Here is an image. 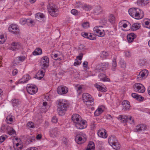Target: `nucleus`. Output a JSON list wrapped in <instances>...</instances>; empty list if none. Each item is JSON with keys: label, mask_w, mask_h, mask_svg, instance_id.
Instances as JSON below:
<instances>
[{"label": "nucleus", "mask_w": 150, "mask_h": 150, "mask_svg": "<svg viewBox=\"0 0 150 150\" xmlns=\"http://www.w3.org/2000/svg\"><path fill=\"white\" fill-rule=\"evenodd\" d=\"M83 54L82 53H81L79 54V56H77L76 58L80 60H81L82 59Z\"/></svg>", "instance_id": "63"}, {"label": "nucleus", "mask_w": 150, "mask_h": 150, "mask_svg": "<svg viewBox=\"0 0 150 150\" xmlns=\"http://www.w3.org/2000/svg\"><path fill=\"white\" fill-rule=\"evenodd\" d=\"M83 54L82 53H81L79 54V56H77L76 58L80 60H81L82 59Z\"/></svg>", "instance_id": "62"}, {"label": "nucleus", "mask_w": 150, "mask_h": 150, "mask_svg": "<svg viewBox=\"0 0 150 150\" xmlns=\"http://www.w3.org/2000/svg\"><path fill=\"white\" fill-rule=\"evenodd\" d=\"M26 89L28 92L31 95L35 94L38 90L37 87L35 85L32 84H28Z\"/></svg>", "instance_id": "8"}, {"label": "nucleus", "mask_w": 150, "mask_h": 150, "mask_svg": "<svg viewBox=\"0 0 150 150\" xmlns=\"http://www.w3.org/2000/svg\"><path fill=\"white\" fill-rule=\"evenodd\" d=\"M108 141L109 144L111 146L116 143V142H117V141L115 136L111 135L109 136L108 138Z\"/></svg>", "instance_id": "22"}, {"label": "nucleus", "mask_w": 150, "mask_h": 150, "mask_svg": "<svg viewBox=\"0 0 150 150\" xmlns=\"http://www.w3.org/2000/svg\"><path fill=\"white\" fill-rule=\"evenodd\" d=\"M112 147L114 149L116 150H119L120 148V146L119 143L117 142L116 143L113 144L112 145H111Z\"/></svg>", "instance_id": "40"}, {"label": "nucleus", "mask_w": 150, "mask_h": 150, "mask_svg": "<svg viewBox=\"0 0 150 150\" xmlns=\"http://www.w3.org/2000/svg\"><path fill=\"white\" fill-rule=\"evenodd\" d=\"M68 91V88L64 86H60L57 88V92L60 95L66 94Z\"/></svg>", "instance_id": "13"}, {"label": "nucleus", "mask_w": 150, "mask_h": 150, "mask_svg": "<svg viewBox=\"0 0 150 150\" xmlns=\"http://www.w3.org/2000/svg\"><path fill=\"white\" fill-rule=\"evenodd\" d=\"M89 24L88 22H86L82 24V26L84 28H86L89 27Z\"/></svg>", "instance_id": "54"}, {"label": "nucleus", "mask_w": 150, "mask_h": 150, "mask_svg": "<svg viewBox=\"0 0 150 150\" xmlns=\"http://www.w3.org/2000/svg\"><path fill=\"white\" fill-rule=\"evenodd\" d=\"M21 47V44L18 42H15L11 43L10 49L13 51H15L19 49Z\"/></svg>", "instance_id": "16"}, {"label": "nucleus", "mask_w": 150, "mask_h": 150, "mask_svg": "<svg viewBox=\"0 0 150 150\" xmlns=\"http://www.w3.org/2000/svg\"><path fill=\"white\" fill-rule=\"evenodd\" d=\"M74 125L77 129H83L86 128L87 126L86 121L82 119Z\"/></svg>", "instance_id": "9"}, {"label": "nucleus", "mask_w": 150, "mask_h": 150, "mask_svg": "<svg viewBox=\"0 0 150 150\" xmlns=\"http://www.w3.org/2000/svg\"><path fill=\"white\" fill-rule=\"evenodd\" d=\"M71 119L74 125L82 119L80 115L78 114H75L72 115Z\"/></svg>", "instance_id": "19"}, {"label": "nucleus", "mask_w": 150, "mask_h": 150, "mask_svg": "<svg viewBox=\"0 0 150 150\" xmlns=\"http://www.w3.org/2000/svg\"><path fill=\"white\" fill-rule=\"evenodd\" d=\"M49 132L50 137L53 138L56 137L59 133L58 129L56 127L51 129Z\"/></svg>", "instance_id": "17"}, {"label": "nucleus", "mask_w": 150, "mask_h": 150, "mask_svg": "<svg viewBox=\"0 0 150 150\" xmlns=\"http://www.w3.org/2000/svg\"><path fill=\"white\" fill-rule=\"evenodd\" d=\"M42 54V49L40 48H36L33 52V54L34 55H40Z\"/></svg>", "instance_id": "35"}, {"label": "nucleus", "mask_w": 150, "mask_h": 150, "mask_svg": "<svg viewBox=\"0 0 150 150\" xmlns=\"http://www.w3.org/2000/svg\"><path fill=\"white\" fill-rule=\"evenodd\" d=\"M8 134L10 135L15 134L16 132L13 129L9 126V130H7Z\"/></svg>", "instance_id": "41"}, {"label": "nucleus", "mask_w": 150, "mask_h": 150, "mask_svg": "<svg viewBox=\"0 0 150 150\" xmlns=\"http://www.w3.org/2000/svg\"><path fill=\"white\" fill-rule=\"evenodd\" d=\"M95 86L98 90L100 91L105 92L107 91L105 87H102L97 83L96 84Z\"/></svg>", "instance_id": "34"}, {"label": "nucleus", "mask_w": 150, "mask_h": 150, "mask_svg": "<svg viewBox=\"0 0 150 150\" xmlns=\"http://www.w3.org/2000/svg\"><path fill=\"white\" fill-rule=\"evenodd\" d=\"M127 122H128L130 124H134V119L132 117L129 116Z\"/></svg>", "instance_id": "45"}, {"label": "nucleus", "mask_w": 150, "mask_h": 150, "mask_svg": "<svg viewBox=\"0 0 150 150\" xmlns=\"http://www.w3.org/2000/svg\"><path fill=\"white\" fill-rule=\"evenodd\" d=\"M117 67V63L116 61V57H115L113 58L112 61V69L113 71H115L116 70Z\"/></svg>", "instance_id": "33"}, {"label": "nucleus", "mask_w": 150, "mask_h": 150, "mask_svg": "<svg viewBox=\"0 0 150 150\" xmlns=\"http://www.w3.org/2000/svg\"><path fill=\"white\" fill-rule=\"evenodd\" d=\"M71 13L74 15H77L78 13L77 11L75 9H73L71 11Z\"/></svg>", "instance_id": "57"}, {"label": "nucleus", "mask_w": 150, "mask_h": 150, "mask_svg": "<svg viewBox=\"0 0 150 150\" xmlns=\"http://www.w3.org/2000/svg\"><path fill=\"white\" fill-rule=\"evenodd\" d=\"M140 24L139 23H135L133 24L132 27L131 29L133 30H136L139 29L140 27Z\"/></svg>", "instance_id": "32"}, {"label": "nucleus", "mask_w": 150, "mask_h": 150, "mask_svg": "<svg viewBox=\"0 0 150 150\" xmlns=\"http://www.w3.org/2000/svg\"><path fill=\"white\" fill-rule=\"evenodd\" d=\"M75 140L76 142L79 144L83 143L87 140L86 135L83 132H79L76 136Z\"/></svg>", "instance_id": "5"}, {"label": "nucleus", "mask_w": 150, "mask_h": 150, "mask_svg": "<svg viewBox=\"0 0 150 150\" xmlns=\"http://www.w3.org/2000/svg\"><path fill=\"white\" fill-rule=\"evenodd\" d=\"M18 73V70L16 69H14L12 71V74L13 76H15Z\"/></svg>", "instance_id": "61"}, {"label": "nucleus", "mask_w": 150, "mask_h": 150, "mask_svg": "<svg viewBox=\"0 0 150 150\" xmlns=\"http://www.w3.org/2000/svg\"><path fill=\"white\" fill-rule=\"evenodd\" d=\"M89 33H81V35L85 38H88Z\"/></svg>", "instance_id": "58"}, {"label": "nucleus", "mask_w": 150, "mask_h": 150, "mask_svg": "<svg viewBox=\"0 0 150 150\" xmlns=\"http://www.w3.org/2000/svg\"><path fill=\"white\" fill-rule=\"evenodd\" d=\"M136 37V35L134 33H131L128 34L127 36L128 41L129 42H131Z\"/></svg>", "instance_id": "24"}, {"label": "nucleus", "mask_w": 150, "mask_h": 150, "mask_svg": "<svg viewBox=\"0 0 150 150\" xmlns=\"http://www.w3.org/2000/svg\"><path fill=\"white\" fill-rule=\"evenodd\" d=\"M44 15L42 13H38L35 15V18L37 21H39L44 18Z\"/></svg>", "instance_id": "37"}, {"label": "nucleus", "mask_w": 150, "mask_h": 150, "mask_svg": "<svg viewBox=\"0 0 150 150\" xmlns=\"http://www.w3.org/2000/svg\"><path fill=\"white\" fill-rule=\"evenodd\" d=\"M75 5L77 8H81V10H82L83 4H82L81 2H78L76 3Z\"/></svg>", "instance_id": "49"}, {"label": "nucleus", "mask_w": 150, "mask_h": 150, "mask_svg": "<svg viewBox=\"0 0 150 150\" xmlns=\"http://www.w3.org/2000/svg\"><path fill=\"white\" fill-rule=\"evenodd\" d=\"M31 79L30 76L28 74L24 75L18 81L19 83H26Z\"/></svg>", "instance_id": "15"}, {"label": "nucleus", "mask_w": 150, "mask_h": 150, "mask_svg": "<svg viewBox=\"0 0 150 150\" xmlns=\"http://www.w3.org/2000/svg\"><path fill=\"white\" fill-rule=\"evenodd\" d=\"M11 103L13 106H16L20 104V101L17 99H13L11 101Z\"/></svg>", "instance_id": "31"}, {"label": "nucleus", "mask_w": 150, "mask_h": 150, "mask_svg": "<svg viewBox=\"0 0 150 150\" xmlns=\"http://www.w3.org/2000/svg\"><path fill=\"white\" fill-rule=\"evenodd\" d=\"M132 96L134 98L139 101H142L144 98L143 97L135 93H132Z\"/></svg>", "instance_id": "26"}, {"label": "nucleus", "mask_w": 150, "mask_h": 150, "mask_svg": "<svg viewBox=\"0 0 150 150\" xmlns=\"http://www.w3.org/2000/svg\"><path fill=\"white\" fill-rule=\"evenodd\" d=\"M126 21H120L119 23V26L120 27H122V25L123 24L124 22Z\"/></svg>", "instance_id": "60"}, {"label": "nucleus", "mask_w": 150, "mask_h": 150, "mask_svg": "<svg viewBox=\"0 0 150 150\" xmlns=\"http://www.w3.org/2000/svg\"><path fill=\"white\" fill-rule=\"evenodd\" d=\"M27 126L28 128H32L34 127V125L33 122H30L27 124Z\"/></svg>", "instance_id": "46"}, {"label": "nucleus", "mask_w": 150, "mask_h": 150, "mask_svg": "<svg viewBox=\"0 0 150 150\" xmlns=\"http://www.w3.org/2000/svg\"><path fill=\"white\" fill-rule=\"evenodd\" d=\"M103 9L100 6L96 7L94 10V13L96 15H98L102 13Z\"/></svg>", "instance_id": "28"}, {"label": "nucleus", "mask_w": 150, "mask_h": 150, "mask_svg": "<svg viewBox=\"0 0 150 150\" xmlns=\"http://www.w3.org/2000/svg\"><path fill=\"white\" fill-rule=\"evenodd\" d=\"M143 24L145 25L144 26L149 29H150V20H148L147 21H144Z\"/></svg>", "instance_id": "42"}, {"label": "nucleus", "mask_w": 150, "mask_h": 150, "mask_svg": "<svg viewBox=\"0 0 150 150\" xmlns=\"http://www.w3.org/2000/svg\"><path fill=\"white\" fill-rule=\"evenodd\" d=\"M97 71L99 73L98 76L100 80L104 81H109V79L106 77V76L105 74V72H99L98 71Z\"/></svg>", "instance_id": "21"}, {"label": "nucleus", "mask_w": 150, "mask_h": 150, "mask_svg": "<svg viewBox=\"0 0 150 150\" xmlns=\"http://www.w3.org/2000/svg\"><path fill=\"white\" fill-rule=\"evenodd\" d=\"M18 60L21 62H23L25 59V57L24 56H19L18 57Z\"/></svg>", "instance_id": "55"}, {"label": "nucleus", "mask_w": 150, "mask_h": 150, "mask_svg": "<svg viewBox=\"0 0 150 150\" xmlns=\"http://www.w3.org/2000/svg\"><path fill=\"white\" fill-rule=\"evenodd\" d=\"M49 59L47 56H44L41 59L40 64L42 68H47L49 66Z\"/></svg>", "instance_id": "12"}, {"label": "nucleus", "mask_w": 150, "mask_h": 150, "mask_svg": "<svg viewBox=\"0 0 150 150\" xmlns=\"http://www.w3.org/2000/svg\"><path fill=\"white\" fill-rule=\"evenodd\" d=\"M147 127L144 124H140L136 126L134 131L135 132H141L144 131L146 129Z\"/></svg>", "instance_id": "20"}, {"label": "nucleus", "mask_w": 150, "mask_h": 150, "mask_svg": "<svg viewBox=\"0 0 150 150\" xmlns=\"http://www.w3.org/2000/svg\"><path fill=\"white\" fill-rule=\"evenodd\" d=\"M148 3V0H138L137 3L140 6H143Z\"/></svg>", "instance_id": "27"}, {"label": "nucleus", "mask_w": 150, "mask_h": 150, "mask_svg": "<svg viewBox=\"0 0 150 150\" xmlns=\"http://www.w3.org/2000/svg\"><path fill=\"white\" fill-rule=\"evenodd\" d=\"M93 31L94 33L98 36L103 37L105 35L104 30L102 26H96L93 28Z\"/></svg>", "instance_id": "6"}, {"label": "nucleus", "mask_w": 150, "mask_h": 150, "mask_svg": "<svg viewBox=\"0 0 150 150\" xmlns=\"http://www.w3.org/2000/svg\"><path fill=\"white\" fill-rule=\"evenodd\" d=\"M57 118L56 116L53 117L51 120L52 122L54 123H56L57 122Z\"/></svg>", "instance_id": "56"}, {"label": "nucleus", "mask_w": 150, "mask_h": 150, "mask_svg": "<svg viewBox=\"0 0 150 150\" xmlns=\"http://www.w3.org/2000/svg\"><path fill=\"white\" fill-rule=\"evenodd\" d=\"M108 21L111 24H113L115 22V18L114 15L112 14H110L108 17Z\"/></svg>", "instance_id": "30"}, {"label": "nucleus", "mask_w": 150, "mask_h": 150, "mask_svg": "<svg viewBox=\"0 0 150 150\" xmlns=\"http://www.w3.org/2000/svg\"><path fill=\"white\" fill-rule=\"evenodd\" d=\"M82 98L83 102L88 106L94 105V100L92 96L88 93H83L82 96Z\"/></svg>", "instance_id": "3"}, {"label": "nucleus", "mask_w": 150, "mask_h": 150, "mask_svg": "<svg viewBox=\"0 0 150 150\" xmlns=\"http://www.w3.org/2000/svg\"><path fill=\"white\" fill-rule=\"evenodd\" d=\"M90 40H93L96 39L94 35H93L91 33H89L88 38Z\"/></svg>", "instance_id": "53"}, {"label": "nucleus", "mask_w": 150, "mask_h": 150, "mask_svg": "<svg viewBox=\"0 0 150 150\" xmlns=\"http://www.w3.org/2000/svg\"><path fill=\"white\" fill-rule=\"evenodd\" d=\"M130 15L136 19H140L144 16L143 12L138 8H132L128 11Z\"/></svg>", "instance_id": "2"}, {"label": "nucleus", "mask_w": 150, "mask_h": 150, "mask_svg": "<svg viewBox=\"0 0 150 150\" xmlns=\"http://www.w3.org/2000/svg\"><path fill=\"white\" fill-rule=\"evenodd\" d=\"M92 8V6L86 4H83L82 10H84L86 11H90Z\"/></svg>", "instance_id": "36"}, {"label": "nucleus", "mask_w": 150, "mask_h": 150, "mask_svg": "<svg viewBox=\"0 0 150 150\" xmlns=\"http://www.w3.org/2000/svg\"><path fill=\"white\" fill-rule=\"evenodd\" d=\"M129 116L124 115H120L117 117L118 119L123 122H127Z\"/></svg>", "instance_id": "25"}, {"label": "nucleus", "mask_w": 150, "mask_h": 150, "mask_svg": "<svg viewBox=\"0 0 150 150\" xmlns=\"http://www.w3.org/2000/svg\"><path fill=\"white\" fill-rule=\"evenodd\" d=\"M44 72L42 71H39L36 75V78L39 80H41L44 76Z\"/></svg>", "instance_id": "29"}, {"label": "nucleus", "mask_w": 150, "mask_h": 150, "mask_svg": "<svg viewBox=\"0 0 150 150\" xmlns=\"http://www.w3.org/2000/svg\"><path fill=\"white\" fill-rule=\"evenodd\" d=\"M108 56V53L105 51H102L100 55V57L103 58H105Z\"/></svg>", "instance_id": "44"}, {"label": "nucleus", "mask_w": 150, "mask_h": 150, "mask_svg": "<svg viewBox=\"0 0 150 150\" xmlns=\"http://www.w3.org/2000/svg\"><path fill=\"white\" fill-rule=\"evenodd\" d=\"M109 66L108 62H103L98 65L96 67V69L99 72H105Z\"/></svg>", "instance_id": "7"}, {"label": "nucleus", "mask_w": 150, "mask_h": 150, "mask_svg": "<svg viewBox=\"0 0 150 150\" xmlns=\"http://www.w3.org/2000/svg\"><path fill=\"white\" fill-rule=\"evenodd\" d=\"M97 134L99 137L103 138H106L108 137L106 130L103 129H100L98 132Z\"/></svg>", "instance_id": "14"}, {"label": "nucleus", "mask_w": 150, "mask_h": 150, "mask_svg": "<svg viewBox=\"0 0 150 150\" xmlns=\"http://www.w3.org/2000/svg\"><path fill=\"white\" fill-rule=\"evenodd\" d=\"M34 21L31 18L27 19L26 24L29 25L30 24H33L34 23Z\"/></svg>", "instance_id": "47"}, {"label": "nucleus", "mask_w": 150, "mask_h": 150, "mask_svg": "<svg viewBox=\"0 0 150 150\" xmlns=\"http://www.w3.org/2000/svg\"><path fill=\"white\" fill-rule=\"evenodd\" d=\"M26 150H38V149L35 147H32L28 148Z\"/></svg>", "instance_id": "64"}, {"label": "nucleus", "mask_w": 150, "mask_h": 150, "mask_svg": "<svg viewBox=\"0 0 150 150\" xmlns=\"http://www.w3.org/2000/svg\"><path fill=\"white\" fill-rule=\"evenodd\" d=\"M148 74V71L146 70H144L140 71L137 76L138 78H139L140 79H144L146 77Z\"/></svg>", "instance_id": "18"}, {"label": "nucleus", "mask_w": 150, "mask_h": 150, "mask_svg": "<svg viewBox=\"0 0 150 150\" xmlns=\"http://www.w3.org/2000/svg\"><path fill=\"white\" fill-rule=\"evenodd\" d=\"M122 105L123 108L125 110H129L130 107L129 102L126 100H124L122 102Z\"/></svg>", "instance_id": "23"}, {"label": "nucleus", "mask_w": 150, "mask_h": 150, "mask_svg": "<svg viewBox=\"0 0 150 150\" xmlns=\"http://www.w3.org/2000/svg\"><path fill=\"white\" fill-rule=\"evenodd\" d=\"M5 41V39L3 35L0 36V44H3Z\"/></svg>", "instance_id": "48"}, {"label": "nucleus", "mask_w": 150, "mask_h": 150, "mask_svg": "<svg viewBox=\"0 0 150 150\" xmlns=\"http://www.w3.org/2000/svg\"><path fill=\"white\" fill-rule=\"evenodd\" d=\"M27 19L26 18H21L20 20V23L21 25H23L26 24Z\"/></svg>", "instance_id": "51"}, {"label": "nucleus", "mask_w": 150, "mask_h": 150, "mask_svg": "<svg viewBox=\"0 0 150 150\" xmlns=\"http://www.w3.org/2000/svg\"><path fill=\"white\" fill-rule=\"evenodd\" d=\"M88 63L87 62L85 61L83 63V67L87 69L88 68Z\"/></svg>", "instance_id": "59"}, {"label": "nucleus", "mask_w": 150, "mask_h": 150, "mask_svg": "<svg viewBox=\"0 0 150 150\" xmlns=\"http://www.w3.org/2000/svg\"><path fill=\"white\" fill-rule=\"evenodd\" d=\"M9 31L15 35L19 34L20 30L18 26L15 24L10 25L8 28Z\"/></svg>", "instance_id": "11"}, {"label": "nucleus", "mask_w": 150, "mask_h": 150, "mask_svg": "<svg viewBox=\"0 0 150 150\" xmlns=\"http://www.w3.org/2000/svg\"><path fill=\"white\" fill-rule=\"evenodd\" d=\"M76 89V90L77 92L79 93H81L82 91V87L79 85H76L75 87Z\"/></svg>", "instance_id": "43"}, {"label": "nucleus", "mask_w": 150, "mask_h": 150, "mask_svg": "<svg viewBox=\"0 0 150 150\" xmlns=\"http://www.w3.org/2000/svg\"><path fill=\"white\" fill-rule=\"evenodd\" d=\"M48 11L50 15L56 17L58 15V10L56 6L52 4H49L47 6Z\"/></svg>", "instance_id": "4"}, {"label": "nucleus", "mask_w": 150, "mask_h": 150, "mask_svg": "<svg viewBox=\"0 0 150 150\" xmlns=\"http://www.w3.org/2000/svg\"><path fill=\"white\" fill-rule=\"evenodd\" d=\"M7 137V136L5 135L1 136L0 138V142H3Z\"/></svg>", "instance_id": "52"}, {"label": "nucleus", "mask_w": 150, "mask_h": 150, "mask_svg": "<svg viewBox=\"0 0 150 150\" xmlns=\"http://www.w3.org/2000/svg\"><path fill=\"white\" fill-rule=\"evenodd\" d=\"M134 89L137 92L139 93H143L145 91L144 86L142 84L139 83H135L133 86Z\"/></svg>", "instance_id": "10"}, {"label": "nucleus", "mask_w": 150, "mask_h": 150, "mask_svg": "<svg viewBox=\"0 0 150 150\" xmlns=\"http://www.w3.org/2000/svg\"><path fill=\"white\" fill-rule=\"evenodd\" d=\"M9 126L8 125L2 124L1 127L0 131L1 132H2L5 130L7 131V130H9Z\"/></svg>", "instance_id": "39"}, {"label": "nucleus", "mask_w": 150, "mask_h": 150, "mask_svg": "<svg viewBox=\"0 0 150 150\" xmlns=\"http://www.w3.org/2000/svg\"><path fill=\"white\" fill-rule=\"evenodd\" d=\"M57 110L59 115H63L67 109L69 108V103L68 101L64 99H60L57 100Z\"/></svg>", "instance_id": "1"}, {"label": "nucleus", "mask_w": 150, "mask_h": 150, "mask_svg": "<svg viewBox=\"0 0 150 150\" xmlns=\"http://www.w3.org/2000/svg\"><path fill=\"white\" fill-rule=\"evenodd\" d=\"M12 121L13 118L10 116L7 117L6 120V122L8 124H10L11 122Z\"/></svg>", "instance_id": "50"}, {"label": "nucleus", "mask_w": 150, "mask_h": 150, "mask_svg": "<svg viewBox=\"0 0 150 150\" xmlns=\"http://www.w3.org/2000/svg\"><path fill=\"white\" fill-rule=\"evenodd\" d=\"M103 109L101 108H98L95 112L94 115L95 116H97L100 115L103 112Z\"/></svg>", "instance_id": "38"}]
</instances>
